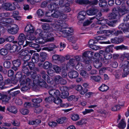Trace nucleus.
<instances>
[{
    "label": "nucleus",
    "instance_id": "obj_1",
    "mask_svg": "<svg viewBox=\"0 0 129 129\" xmlns=\"http://www.w3.org/2000/svg\"><path fill=\"white\" fill-rule=\"evenodd\" d=\"M52 28L50 27L49 25L46 24L42 25L43 29L47 31L48 32L52 31L53 30L59 31L65 35L69 36L70 33L72 32L73 30L70 28H65L67 26V24L62 20H58L55 21L53 23L51 24Z\"/></svg>",
    "mask_w": 129,
    "mask_h": 129
},
{
    "label": "nucleus",
    "instance_id": "obj_2",
    "mask_svg": "<svg viewBox=\"0 0 129 129\" xmlns=\"http://www.w3.org/2000/svg\"><path fill=\"white\" fill-rule=\"evenodd\" d=\"M31 77L33 79V84H38L40 86L44 88H47V84L45 81L41 79V76L40 75H36L35 74L31 75Z\"/></svg>",
    "mask_w": 129,
    "mask_h": 129
},
{
    "label": "nucleus",
    "instance_id": "obj_3",
    "mask_svg": "<svg viewBox=\"0 0 129 129\" xmlns=\"http://www.w3.org/2000/svg\"><path fill=\"white\" fill-rule=\"evenodd\" d=\"M102 15L101 13L100 12H99L98 14L96 15V19L98 20V21L97 22V24H98L102 25V27L103 28H107V26L106 25V24H107L110 26H113V24L108 20L101 19V18H99Z\"/></svg>",
    "mask_w": 129,
    "mask_h": 129
},
{
    "label": "nucleus",
    "instance_id": "obj_4",
    "mask_svg": "<svg viewBox=\"0 0 129 129\" xmlns=\"http://www.w3.org/2000/svg\"><path fill=\"white\" fill-rule=\"evenodd\" d=\"M118 11L120 15L129 13V0H128L126 3H122Z\"/></svg>",
    "mask_w": 129,
    "mask_h": 129
},
{
    "label": "nucleus",
    "instance_id": "obj_5",
    "mask_svg": "<svg viewBox=\"0 0 129 129\" xmlns=\"http://www.w3.org/2000/svg\"><path fill=\"white\" fill-rule=\"evenodd\" d=\"M8 27L7 29V32L9 34L14 35L17 34L19 30V28L18 25L15 24H13L12 26L9 28Z\"/></svg>",
    "mask_w": 129,
    "mask_h": 129
},
{
    "label": "nucleus",
    "instance_id": "obj_6",
    "mask_svg": "<svg viewBox=\"0 0 129 129\" xmlns=\"http://www.w3.org/2000/svg\"><path fill=\"white\" fill-rule=\"evenodd\" d=\"M123 63H125L127 64L125 65L124 64L122 66L123 69V72L122 73V77L124 78L126 77L127 75L129 74V65H128V61H123L122 62Z\"/></svg>",
    "mask_w": 129,
    "mask_h": 129
},
{
    "label": "nucleus",
    "instance_id": "obj_7",
    "mask_svg": "<svg viewBox=\"0 0 129 129\" xmlns=\"http://www.w3.org/2000/svg\"><path fill=\"white\" fill-rule=\"evenodd\" d=\"M58 10H56L54 12L53 14L49 15V12H47L46 14V16L48 17L51 18V17L53 18H58L60 17V14H61L62 11L60 9H58Z\"/></svg>",
    "mask_w": 129,
    "mask_h": 129
},
{
    "label": "nucleus",
    "instance_id": "obj_8",
    "mask_svg": "<svg viewBox=\"0 0 129 129\" xmlns=\"http://www.w3.org/2000/svg\"><path fill=\"white\" fill-rule=\"evenodd\" d=\"M68 26V25H67V26L65 28H64L63 29H65L67 28H70L72 29L73 30V31L72 32L70 33V35L67 36L65 35L64 34H63L64 35H65L66 37H67L68 40L72 42V43H75L78 39L77 37L75 35H73V29L72 28H67Z\"/></svg>",
    "mask_w": 129,
    "mask_h": 129
},
{
    "label": "nucleus",
    "instance_id": "obj_9",
    "mask_svg": "<svg viewBox=\"0 0 129 129\" xmlns=\"http://www.w3.org/2000/svg\"><path fill=\"white\" fill-rule=\"evenodd\" d=\"M2 7L8 11H12L15 9V7L12 4L9 3H5L2 5Z\"/></svg>",
    "mask_w": 129,
    "mask_h": 129
},
{
    "label": "nucleus",
    "instance_id": "obj_10",
    "mask_svg": "<svg viewBox=\"0 0 129 129\" xmlns=\"http://www.w3.org/2000/svg\"><path fill=\"white\" fill-rule=\"evenodd\" d=\"M41 74L42 77L48 83L52 84L54 83V81L52 79L46 74L45 72H42Z\"/></svg>",
    "mask_w": 129,
    "mask_h": 129
},
{
    "label": "nucleus",
    "instance_id": "obj_11",
    "mask_svg": "<svg viewBox=\"0 0 129 129\" xmlns=\"http://www.w3.org/2000/svg\"><path fill=\"white\" fill-rule=\"evenodd\" d=\"M119 15H120L119 11H117L116 9L114 8L113 9L112 13L109 15V19H115Z\"/></svg>",
    "mask_w": 129,
    "mask_h": 129
},
{
    "label": "nucleus",
    "instance_id": "obj_12",
    "mask_svg": "<svg viewBox=\"0 0 129 129\" xmlns=\"http://www.w3.org/2000/svg\"><path fill=\"white\" fill-rule=\"evenodd\" d=\"M49 93L50 95L54 98L58 97L60 95L59 91L55 89H50L49 91Z\"/></svg>",
    "mask_w": 129,
    "mask_h": 129
},
{
    "label": "nucleus",
    "instance_id": "obj_13",
    "mask_svg": "<svg viewBox=\"0 0 129 129\" xmlns=\"http://www.w3.org/2000/svg\"><path fill=\"white\" fill-rule=\"evenodd\" d=\"M44 36H45L44 37L45 38V40H46V42H53L54 40V38L53 36V35L49 33H44Z\"/></svg>",
    "mask_w": 129,
    "mask_h": 129
},
{
    "label": "nucleus",
    "instance_id": "obj_14",
    "mask_svg": "<svg viewBox=\"0 0 129 129\" xmlns=\"http://www.w3.org/2000/svg\"><path fill=\"white\" fill-rule=\"evenodd\" d=\"M28 62H26L24 63L22 68V71L23 73L26 74L27 76H29L31 74L30 72L29 71L28 67Z\"/></svg>",
    "mask_w": 129,
    "mask_h": 129
},
{
    "label": "nucleus",
    "instance_id": "obj_15",
    "mask_svg": "<svg viewBox=\"0 0 129 129\" xmlns=\"http://www.w3.org/2000/svg\"><path fill=\"white\" fill-rule=\"evenodd\" d=\"M71 3H72V2H71L69 1L68 3H66L65 5L61 8V7H59V9L63 12H70L71 10V9L69 7V6H70V4Z\"/></svg>",
    "mask_w": 129,
    "mask_h": 129
},
{
    "label": "nucleus",
    "instance_id": "obj_16",
    "mask_svg": "<svg viewBox=\"0 0 129 129\" xmlns=\"http://www.w3.org/2000/svg\"><path fill=\"white\" fill-rule=\"evenodd\" d=\"M118 28L119 29L122 30L125 33L129 32V24H128L125 25L123 24H121Z\"/></svg>",
    "mask_w": 129,
    "mask_h": 129
},
{
    "label": "nucleus",
    "instance_id": "obj_17",
    "mask_svg": "<svg viewBox=\"0 0 129 129\" xmlns=\"http://www.w3.org/2000/svg\"><path fill=\"white\" fill-rule=\"evenodd\" d=\"M67 88L66 87H63L61 88L60 90L61 91V95L59 96L61 97L62 98H67L69 95V93L67 90Z\"/></svg>",
    "mask_w": 129,
    "mask_h": 129
},
{
    "label": "nucleus",
    "instance_id": "obj_18",
    "mask_svg": "<svg viewBox=\"0 0 129 129\" xmlns=\"http://www.w3.org/2000/svg\"><path fill=\"white\" fill-rule=\"evenodd\" d=\"M89 52L88 51H85L82 54V57L83 60V62L88 63L90 61L89 57H88V54Z\"/></svg>",
    "mask_w": 129,
    "mask_h": 129
},
{
    "label": "nucleus",
    "instance_id": "obj_19",
    "mask_svg": "<svg viewBox=\"0 0 129 129\" xmlns=\"http://www.w3.org/2000/svg\"><path fill=\"white\" fill-rule=\"evenodd\" d=\"M76 89L78 91L80 92L81 94L84 95L88 91V90L86 88L84 89V90L83 89L82 86L80 85H77L75 87Z\"/></svg>",
    "mask_w": 129,
    "mask_h": 129
},
{
    "label": "nucleus",
    "instance_id": "obj_20",
    "mask_svg": "<svg viewBox=\"0 0 129 129\" xmlns=\"http://www.w3.org/2000/svg\"><path fill=\"white\" fill-rule=\"evenodd\" d=\"M75 2L80 4H89L90 5H94L93 3L95 2L94 1L90 2L88 0H76Z\"/></svg>",
    "mask_w": 129,
    "mask_h": 129
},
{
    "label": "nucleus",
    "instance_id": "obj_21",
    "mask_svg": "<svg viewBox=\"0 0 129 129\" xmlns=\"http://www.w3.org/2000/svg\"><path fill=\"white\" fill-rule=\"evenodd\" d=\"M26 39V38L25 35L22 33L20 34L18 38V44L19 45H22Z\"/></svg>",
    "mask_w": 129,
    "mask_h": 129
},
{
    "label": "nucleus",
    "instance_id": "obj_22",
    "mask_svg": "<svg viewBox=\"0 0 129 129\" xmlns=\"http://www.w3.org/2000/svg\"><path fill=\"white\" fill-rule=\"evenodd\" d=\"M35 30L34 27L30 24L27 25L25 29V31L29 34L33 33Z\"/></svg>",
    "mask_w": 129,
    "mask_h": 129
},
{
    "label": "nucleus",
    "instance_id": "obj_23",
    "mask_svg": "<svg viewBox=\"0 0 129 129\" xmlns=\"http://www.w3.org/2000/svg\"><path fill=\"white\" fill-rule=\"evenodd\" d=\"M86 14V12L84 11L80 12L79 13L78 16V19L80 21L83 20L85 18Z\"/></svg>",
    "mask_w": 129,
    "mask_h": 129
},
{
    "label": "nucleus",
    "instance_id": "obj_24",
    "mask_svg": "<svg viewBox=\"0 0 129 129\" xmlns=\"http://www.w3.org/2000/svg\"><path fill=\"white\" fill-rule=\"evenodd\" d=\"M48 8L49 10L51 11H55L58 9L59 8L58 4H56V3L50 4L48 6Z\"/></svg>",
    "mask_w": 129,
    "mask_h": 129
},
{
    "label": "nucleus",
    "instance_id": "obj_25",
    "mask_svg": "<svg viewBox=\"0 0 129 129\" xmlns=\"http://www.w3.org/2000/svg\"><path fill=\"white\" fill-rule=\"evenodd\" d=\"M68 75L70 78H74L77 77L78 76L79 74L76 71H73L69 72L68 73Z\"/></svg>",
    "mask_w": 129,
    "mask_h": 129
},
{
    "label": "nucleus",
    "instance_id": "obj_26",
    "mask_svg": "<svg viewBox=\"0 0 129 129\" xmlns=\"http://www.w3.org/2000/svg\"><path fill=\"white\" fill-rule=\"evenodd\" d=\"M98 10L95 8H92L87 11L86 13L88 15H93L98 12Z\"/></svg>",
    "mask_w": 129,
    "mask_h": 129
},
{
    "label": "nucleus",
    "instance_id": "obj_27",
    "mask_svg": "<svg viewBox=\"0 0 129 129\" xmlns=\"http://www.w3.org/2000/svg\"><path fill=\"white\" fill-rule=\"evenodd\" d=\"M93 62L94 66L96 68H99L101 67L102 65V63L98 59L95 58Z\"/></svg>",
    "mask_w": 129,
    "mask_h": 129
},
{
    "label": "nucleus",
    "instance_id": "obj_28",
    "mask_svg": "<svg viewBox=\"0 0 129 129\" xmlns=\"http://www.w3.org/2000/svg\"><path fill=\"white\" fill-rule=\"evenodd\" d=\"M36 39L35 40L36 43L39 44H44L46 42V40H45V36H42V37Z\"/></svg>",
    "mask_w": 129,
    "mask_h": 129
},
{
    "label": "nucleus",
    "instance_id": "obj_29",
    "mask_svg": "<svg viewBox=\"0 0 129 129\" xmlns=\"http://www.w3.org/2000/svg\"><path fill=\"white\" fill-rule=\"evenodd\" d=\"M15 78L17 79H19L21 84L24 83L23 81H24V78H22V73L21 72H18L15 75Z\"/></svg>",
    "mask_w": 129,
    "mask_h": 129
},
{
    "label": "nucleus",
    "instance_id": "obj_30",
    "mask_svg": "<svg viewBox=\"0 0 129 129\" xmlns=\"http://www.w3.org/2000/svg\"><path fill=\"white\" fill-rule=\"evenodd\" d=\"M39 60V55L37 53H34L32 57V61L33 63L37 62Z\"/></svg>",
    "mask_w": 129,
    "mask_h": 129
},
{
    "label": "nucleus",
    "instance_id": "obj_31",
    "mask_svg": "<svg viewBox=\"0 0 129 129\" xmlns=\"http://www.w3.org/2000/svg\"><path fill=\"white\" fill-rule=\"evenodd\" d=\"M10 99V98L6 95L2 94L0 93V100H2L3 102H6Z\"/></svg>",
    "mask_w": 129,
    "mask_h": 129
},
{
    "label": "nucleus",
    "instance_id": "obj_32",
    "mask_svg": "<svg viewBox=\"0 0 129 129\" xmlns=\"http://www.w3.org/2000/svg\"><path fill=\"white\" fill-rule=\"evenodd\" d=\"M52 67V63L48 61L45 62L43 66V68L46 69L51 68Z\"/></svg>",
    "mask_w": 129,
    "mask_h": 129
},
{
    "label": "nucleus",
    "instance_id": "obj_33",
    "mask_svg": "<svg viewBox=\"0 0 129 129\" xmlns=\"http://www.w3.org/2000/svg\"><path fill=\"white\" fill-rule=\"evenodd\" d=\"M109 89V87L105 84H102L99 88V90L102 92L106 91Z\"/></svg>",
    "mask_w": 129,
    "mask_h": 129
},
{
    "label": "nucleus",
    "instance_id": "obj_34",
    "mask_svg": "<svg viewBox=\"0 0 129 129\" xmlns=\"http://www.w3.org/2000/svg\"><path fill=\"white\" fill-rule=\"evenodd\" d=\"M7 110L14 114H16L17 112V110L16 108L14 106H10L7 108Z\"/></svg>",
    "mask_w": 129,
    "mask_h": 129
},
{
    "label": "nucleus",
    "instance_id": "obj_35",
    "mask_svg": "<svg viewBox=\"0 0 129 129\" xmlns=\"http://www.w3.org/2000/svg\"><path fill=\"white\" fill-rule=\"evenodd\" d=\"M103 57L104 60H108L111 59L112 56L111 54L109 53H105L103 54Z\"/></svg>",
    "mask_w": 129,
    "mask_h": 129
},
{
    "label": "nucleus",
    "instance_id": "obj_36",
    "mask_svg": "<svg viewBox=\"0 0 129 129\" xmlns=\"http://www.w3.org/2000/svg\"><path fill=\"white\" fill-rule=\"evenodd\" d=\"M39 105H36L35 104L34 105V107L35 108L34 110V112L36 113H40L43 110L42 107H39Z\"/></svg>",
    "mask_w": 129,
    "mask_h": 129
},
{
    "label": "nucleus",
    "instance_id": "obj_37",
    "mask_svg": "<svg viewBox=\"0 0 129 129\" xmlns=\"http://www.w3.org/2000/svg\"><path fill=\"white\" fill-rule=\"evenodd\" d=\"M100 3L99 4V6L102 8H105L107 6V2L106 0H99Z\"/></svg>",
    "mask_w": 129,
    "mask_h": 129
},
{
    "label": "nucleus",
    "instance_id": "obj_38",
    "mask_svg": "<svg viewBox=\"0 0 129 129\" xmlns=\"http://www.w3.org/2000/svg\"><path fill=\"white\" fill-rule=\"evenodd\" d=\"M7 20L6 18H3L1 19L0 21V25L3 26H6L7 27H9L10 26L8 25L7 22Z\"/></svg>",
    "mask_w": 129,
    "mask_h": 129
},
{
    "label": "nucleus",
    "instance_id": "obj_39",
    "mask_svg": "<svg viewBox=\"0 0 129 129\" xmlns=\"http://www.w3.org/2000/svg\"><path fill=\"white\" fill-rule=\"evenodd\" d=\"M101 79V78L99 76H92L90 77V80H94L96 82H100Z\"/></svg>",
    "mask_w": 129,
    "mask_h": 129
},
{
    "label": "nucleus",
    "instance_id": "obj_40",
    "mask_svg": "<svg viewBox=\"0 0 129 129\" xmlns=\"http://www.w3.org/2000/svg\"><path fill=\"white\" fill-rule=\"evenodd\" d=\"M126 125V124L125 121L124 119H122L120 123L118 124V127L120 128H123Z\"/></svg>",
    "mask_w": 129,
    "mask_h": 129
},
{
    "label": "nucleus",
    "instance_id": "obj_41",
    "mask_svg": "<svg viewBox=\"0 0 129 129\" xmlns=\"http://www.w3.org/2000/svg\"><path fill=\"white\" fill-rule=\"evenodd\" d=\"M32 101V102L34 103L33 104L34 106V104L36 105H39V103L42 101V100L40 98H38L37 99H33Z\"/></svg>",
    "mask_w": 129,
    "mask_h": 129
},
{
    "label": "nucleus",
    "instance_id": "obj_42",
    "mask_svg": "<svg viewBox=\"0 0 129 129\" xmlns=\"http://www.w3.org/2000/svg\"><path fill=\"white\" fill-rule=\"evenodd\" d=\"M57 46L55 45L52 44H50L49 45V47L45 48L46 50L49 51H51L53 50V49L56 48H57Z\"/></svg>",
    "mask_w": 129,
    "mask_h": 129
},
{
    "label": "nucleus",
    "instance_id": "obj_43",
    "mask_svg": "<svg viewBox=\"0 0 129 129\" xmlns=\"http://www.w3.org/2000/svg\"><path fill=\"white\" fill-rule=\"evenodd\" d=\"M62 72L61 73V75L62 77L63 78L66 77L67 75V74L66 71L68 70V68L66 65H65L64 66L63 68Z\"/></svg>",
    "mask_w": 129,
    "mask_h": 129
},
{
    "label": "nucleus",
    "instance_id": "obj_44",
    "mask_svg": "<svg viewBox=\"0 0 129 129\" xmlns=\"http://www.w3.org/2000/svg\"><path fill=\"white\" fill-rule=\"evenodd\" d=\"M3 65L5 68L9 69L11 67L12 64L9 61H6L4 62Z\"/></svg>",
    "mask_w": 129,
    "mask_h": 129
},
{
    "label": "nucleus",
    "instance_id": "obj_45",
    "mask_svg": "<svg viewBox=\"0 0 129 129\" xmlns=\"http://www.w3.org/2000/svg\"><path fill=\"white\" fill-rule=\"evenodd\" d=\"M56 1L59 2V5L61 6H60L61 8L65 5L66 3H68L69 1L68 0H57Z\"/></svg>",
    "mask_w": 129,
    "mask_h": 129
},
{
    "label": "nucleus",
    "instance_id": "obj_46",
    "mask_svg": "<svg viewBox=\"0 0 129 129\" xmlns=\"http://www.w3.org/2000/svg\"><path fill=\"white\" fill-rule=\"evenodd\" d=\"M90 61H89V62L88 63L83 62L84 63H85V66L84 69H85L88 71L90 70L91 68V66L90 64Z\"/></svg>",
    "mask_w": 129,
    "mask_h": 129
},
{
    "label": "nucleus",
    "instance_id": "obj_47",
    "mask_svg": "<svg viewBox=\"0 0 129 129\" xmlns=\"http://www.w3.org/2000/svg\"><path fill=\"white\" fill-rule=\"evenodd\" d=\"M71 118L74 121H76L79 119V115L77 114H74L71 115Z\"/></svg>",
    "mask_w": 129,
    "mask_h": 129
},
{
    "label": "nucleus",
    "instance_id": "obj_48",
    "mask_svg": "<svg viewBox=\"0 0 129 129\" xmlns=\"http://www.w3.org/2000/svg\"><path fill=\"white\" fill-rule=\"evenodd\" d=\"M53 69L54 70L55 72L57 74L59 73L61 70L60 68L56 65L53 66Z\"/></svg>",
    "mask_w": 129,
    "mask_h": 129
},
{
    "label": "nucleus",
    "instance_id": "obj_49",
    "mask_svg": "<svg viewBox=\"0 0 129 129\" xmlns=\"http://www.w3.org/2000/svg\"><path fill=\"white\" fill-rule=\"evenodd\" d=\"M12 63L14 66L16 67H19L21 64L20 60L18 59L13 60Z\"/></svg>",
    "mask_w": 129,
    "mask_h": 129
},
{
    "label": "nucleus",
    "instance_id": "obj_50",
    "mask_svg": "<svg viewBox=\"0 0 129 129\" xmlns=\"http://www.w3.org/2000/svg\"><path fill=\"white\" fill-rule=\"evenodd\" d=\"M76 65L75 66V68L76 70H78L79 69H83L84 68V66L80 62H78L76 64Z\"/></svg>",
    "mask_w": 129,
    "mask_h": 129
},
{
    "label": "nucleus",
    "instance_id": "obj_51",
    "mask_svg": "<svg viewBox=\"0 0 129 129\" xmlns=\"http://www.w3.org/2000/svg\"><path fill=\"white\" fill-rule=\"evenodd\" d=\"M44 33H46L45 31H42V30L40 29H37L35 32V35L38 34L40 37H42V36H44Z\"/></svg>",
    "mask_w": 129,
    "mask_h": 129
},
{
    "label": "nucleus",
    "instance_id": "obj_52",
    "mask_svg": "<svg viewBox=\"0 0 129 129\" xmlns=\"http://www.w3.org/2000/svg\"><path fill=\"white\" fill-rule=\"evenodd\" d=\"M114 48L116 49V50H125L127 49V47L123 45L116 46Z\"/></svg>",
    "mask_w": 129,
    "mask_h": 129
},
{
    "label": "nucleus",
    "instance_id": "obj_53",
    "mask_svg": "<svg viewBox=\"0 0 129 129\" xmlns=\"http://www.w3.org/2000/svg\"><path fill=\"white\" fill-rule=\"evenodd\" d=\"M69 63L72 66L75 67L77 62L75 59L71 58L69 60Z\"/></svg>",
    "mask_w": 129,
    "mask_h": 129
},
{
    "label": "nucleus",
    "instance_id": "obj_54",
    "mask_svg": "<svg viewBox=\"0 0 129 129\" xmlns=\"http://www.w3.org/2000/svg\"><path fill=\"white\" fill-rule=\"evenodd\" d=\"M66 118L63 117L58 119H57L56 121L58 123L62 124L66 121Z\"/></svg>",
    "mask_w": 129,
    "mask_h": 129
},
{
    "label": "nucleus",
    "instance_id": "obj_55",
    "mask_svg": "<svg viewBox=\"0 0 129 129\" xmlns=\"http://www.w3.org/2000/svg\"><path fill=\"white\" fill-rule=\"evenodd\" d=\"M37 13L39 18H40L44 15V11L41 9L38 10Z\"/></svg>",
    "mask_w": 129,
    "mask_h": 129
},
{
    "label": "nucleus",
    "instance_id": "obj_56",
    "mask_svg": "<svg viewBox=\"0 0 129 129\" xmlns=\"http://www.w3.org/2000/svg\"><path fill=\"white\" fill-rule=\"evenodd\" d=\"M8 52V50L6 49L2 48L0 49V54L3 55H7Z\"/></svg>",
    "mask_w": 129,
    "mask_h": 129
},
{
    "label": "nucleus",
    "instance_id": "obj_57",
    "mask_svg": "<svg viewBox=\"0 0 129 129\" xmlns=\"http://www.w3.org/2000/svg\"><path fill=\"white\" fill-rule=\"evenodd\" d=\"M48 124L49 126L53 127L57 126V123L56 122L53 121H51L48 122Z\"/></svg>",
    "mask_w": 129,
    "mask_h": 129
},
{
    "label": "nucleus",
    "instance_id": "obj_58",
    "mask_svg": "<svg viewBox=\"0 0 129 129\" xmlns=\"http://www.w3.org/2000/svg\"><path fill=\"white\" fill-rule=\"evenodd\" d=\"M61 79V77L59 75H57L54 78V81L56 83L59 84V83L60 81V80Z\"/></svg>",
    "mask_w": 129,
    "mask_h": 129
},
{
    "label": "nucleus",
    "instance_id": "obj_59",
    "mask_svg": "<svg viewBox=\"0 0 129 129\" xmlns=\"http://www.w3.org/2000/svg\"><path fill=\"white\" fill-rule=\"evenodd\" d=\"M57 99H55L54 101V103L58 105H60L61 103L62 102V100L60 98L57 97Z\"/></svg>",
    "mask_w": 129,
    "mask_h": 129
},
{
    "label": "nucleus",
    "instance_id": "obj_60",
    "mask_svg": "<svg viewBox=\"0 0 129 129\" xmlns=\"http://www.w3.org/2000/svg\"><path fill=\"white\" fill-rule=\"evenodd\" d=\"M93 19V18H90V20H87L85 21L83 24V25L87 26L91 24L92 22V20Z\"/></svg>",
    "mask_w": 129,
    "mask_h": 129
},
{
    "label": "nucleus",
    "instance_id": "obj_61",
    "mask_svg": "<svg viewBox=\"0 0 129 129\" xmlns=\"http://www.w3.org/2000/svg\"><path fill=\"white\" fill-rule=\"evenodd\" d=\"M31 58V55L29 54H27L24 56L23 58L24 62H27V61L29 60Z\"/></svg>",
    "mask_w": 129,
    "mask_h": 129
},
{
    "label": "nucleus",
    "instance_id": "obj_62",
    "mask_svg": "<svg viewBox=\"0 0 129 129\" xmlns=\"http://www.w3.org/2000/svg\"><path fill=\"white\" fill-rule=\"evenodd\" d=\"M120 109V107L119 105H116L113 107L112 108V110L113 111H115L119 110Z\"/></svg>",
    "mask_w": 129,
    "mask_h": 129
},
{
    "label": "nucleus",
    "instance_id": "obj_63",
    "mask_svg": "<svg viewBox=\"0 0 129 129\" xmlns=\"http://www.w3.org/2000/svg\"><path fill=\"white\" fill-rule=\"evenodd\" d=\"M97 41L93 40H90L88 42V46L89 47L93 45L94 44L97 43Z\"/></svg>",
    "mask_w": 129,
    "mask_h": 129
},
{
    "label": "nucleus",
    "instance_id": "obj_64",
    "mask_svg": "<svg viewBox=\"0 0 129 129\" xmlns=\"http://www.w3.org/2000/svg\"><path fill=\"white\" fill-rule=\"evenodd\" d=\"M93 110L92 109H85V110L82 112V113L84 115H85L87 114L91 113L93 111Z\"/></svg>",
    "mask_w": 129,
    "mask_h": 129
}]
</instances>
